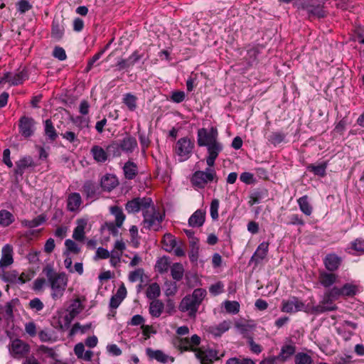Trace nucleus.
<instances>
[{"instance_id": "nucleus-1", "label": "nucleus", "mask_w": 364, "mask_h": 364, "mask_svg": "<svg viewBox=\"0 0 364 364\" xmlns=\"http://www.w3.org/2000/svg\"><path fill=\"white\" fill-rule=\"evenodd\" d=\"M200 341V337L194 334L191 338L176 337L173 341V344L181 352H194L196 358L200 362V364H213L215 360L220 359L218 351L210 348H198Z\"/></svg>"}, {"instance_id": "nucleus-2", "label": "nucleus", "mask_w": 364, "mask_h": 364, "mask_svg": "<svg viewBox=\"0 0 364 364\" xmlns=\"http://www.w3.org/2000/svg\"><path fill=\"white\" fill-rule=\"evenodd\" d=\"M197 144L200 147L207 148L206 164L208 166H214L215 160L223 150V145L218 140L217 128L199 129L197 132Z\"/></svg>"}, {"instance_id": "nucleus-3", "label": "nucleus", "mask_w": 364, "mask_h": 364, "mask_svg": "<svg viewBox=\"0 0 364 364\" xmlns=\"http://www.w3.org/2000/svg\"><path fill=\"white\" fill-rule=\"evenodd\" d=\"M43 273L46 275L51 288V296L57 300L63 296L68 284V278L63 272L57 273L52 265L47 264L43 269Z\"/></svg>"}, {"instance_id": "nucleus-4", "label": "nucleus", "mask_w": 364, "mask_h": 364, "mask_svg": "<svg viewBox=\"0 0 364 364\" xmlns=\"http://www.w3.org/2000/svg\"><path fill=\"white\" fill-rule=\"evenodd\" d=\"M206 296L204 289H196L191 294L183 297L178 306L180 311L187 313L190 318H195L198 308Z\"/></svg>"}, {"instance_id": "nucleus-5", "label": "nucleus", "mask_w": 364, "mask_h": 364, "mask_svg": "<svg viewBox=\"0 0 364 364\" xmlns=\"http://www.w3.org/2000/svg\"><path fill=\"white\" fill-rule=\"evenodd\" d=\"M214 166H208L205 171H195L191 178V182L193 186L198 188H204L208 183L218 181V177Z\"/></svg>"}, {"instance_id": "nucleus-6", "label": "nucleus", "mask_w": 364, "mask_h": 364, "mask_svg": "<svg viewBox=\"0 0 364 364\" xmlns=\"http://www.w3.org/2000/svg\"><path fill=\"white\" fill-rule=\"evenodd\" d=\"M143 223L144 228L148 230H158L164 219V215L157 211L152 204L143 213Z\"/></svg>"}, {"instance_id": "nucleus-7", "label": "nucleus", "mask_w": 364, "mask_h": 364, "mask_svg": "<svg viewBox=\"0 0 364 364\" xmlns=\"http://www.w3.org/2000/svg\"><path fill=\"white\" fill-rule=\"evenodd\" d=\"M194 147V142L186 136L176 141L174 151L178 156L180 161H185L191 156Z\"/></svg>"}, {"instance_id": "nucleus-8", "label": "nucleus", "mask_w": 364, "mask_h": 364, "mask_svg": "<svg viewBox=\"0 0 364 364\" xmlns=\"http://www.w3.org/2000/svg\"><path fill=\"white\" fill-rule=\"evenodd\" d=\"M152 205V200L151 198L148 197H136L129 201L125 204V210L128 213H136L142 211V214L144 211Z\"/></svg>"}, {"instance_id": "nucleus-9", "label": "nucleus", "mask_w": 364, "mask_h": 364, "mask_svg": "<svg viewBox=\"0 0 364 364\" xmlns=\"http://www.w3.org/2000/svg\"><path fill=\"white\" fill-rule=\"evenodd\" d=\"M306 305L296 296H291L282 301V311L286 313H295L303 311L306 312Z\"/></svg>"}, {"instance_id": "nucleus-10", "label": "nucleus", "mask_w": 364, "mask_h": 364, "mask_svg": "<svg viewBox=\"0 0 364 364\" xmlns=\"http://www.w3.org/2000/svg\"><path fill=\"white\" fill-rule=\"evenodd\" d=\"M10 353L14 358L25 357L30 351V346L20 339H15L9 347Z\"/></svg>"}, {"instance_id": "nucleus-11", "label": "nucleus", "mask_w": 364, "mask_h": 364, "mask_svg": "<svg viewBox=\"0 0 364 364\" xmlns=\"http://www.w3.org/2000/svg\"><path fill=\"white\" fill-rule=\"evenodd\" d=\"M28 77V75L26 70L23 69L16 73L10 72L6 73L0 80V82H7L10 85L15 86L22 84Z\"/></svg>"}, {"instance_id": "nucleus-12", "label": "nucleus", "mask_w": 364, "mask_h": 364, "mask_svg": "<svg viewBox=\"0 0 364 364\" xmlns=\"http://www.w3.org/2000/svg\"><path fill=\"white\" fill-rule=\"evenodd\" d=\"M325 268L331 272L338 271L342 264L343 259L334 252L327 254L323 259Z\"/></svg>"}, {"instance_id": "nucleus-13", "label": "nucleus", "mask_w": 364, "mask_h": 364, "mask_svg": "<svg viewBox=\"0 0 364 364\" xmlns=\"http://www.w3.org/2000/svg\"><path fill=\"white\" fill-rule=\"evenodd\" d=\"M269 242H262L260 243L250 259V264L255 266L259 264L266 257L269 252Z\"/></svg>"}, {"instance_id": "nucleus-14", "label": "nucleus", "mask_w": 364, "mask_h": 364, "mask_svg": "<svg viewBox=\"0 0 364 364\" xmlns=\"http://www.w3.org/2000/svg\"><path fill=\"white\" fill-rule=\"evenodd\" d=\"M35 121L33 118L23 116L19 120V132L26 137H30L34 132Z\"/></svg>"}, {"instance_id": "nucleus-15", "label": "nucleus", "mask_w": 364, "mask_h": 364, "mask_svg": "<svg viewBox=\"0 0 364 364\" xmlns=\"http://www.w3.org/2000/svg\"><path fill=\"white\" fill-rule=\"evenodd\" d=\"M82 203V200L79 193H71L68 194L66 200L67 210L72 213H77Z\"/></svg>"}, {"instance_id": "nucleus-16", "label": "nucleus", "mask_w": 364, "mask_h": 364, "mask_svg": "<svg viewBox=\"0 0 364 364\" xmlns=\"http://www.w3.org/2000/svg\"><path fill=\"white\" fill-rule=\"evenodd\" d=\"M82 191L87 199L97 198L100 194L99 186L92 181H86L82 187Z\"/></svg>"}, {"instance_id": "nucleus-17", "label": "nucleus", "mask_w": 364, "mask_h": 364, "mask_svg": "<svg viewBox=\"0 0 364 364\" xmlns=\"http://www.w3.org/2000/svg\"><path fill=\"white\" fill-rule=\"evenodd\" d=\"M16 167L14 172L16 175L22 176L24 171L27 168H34L36 166V164L33 161V158L31 156H26L22 157L18 161L16 162Z\"/></svg>"}, {"instance_id": "nucleus-18", "label": "nucleus", "mask_w": 364, "mask_h": 364, "mask_svg": "<svg viewBox=\"0 0 364 364\" xmlns=\"http://www.w3.org/2000/svg\"><path fill=\"white\" fill-rule=\"evenodd\" d=\"M65 31L64 20L62 18H54L52 22L51 37L57 41L60 40Z\"/></svg>"}, {"instance_id": "nucleus-19", "label": "nucleus", "mask_w": 364, "mask_h": 364, "mask_svg": "<svg viewBox=\"0 0 364 364\" xmlns=\"http://www.w3.org/2000/svg\"><path fill=\"white\" fill-rule=\"evenodd\" d=\"M122 151L132 154L137 147V141L135 137L127 134L119 142Z\"/></svg>"}, {"instance_id": "nucleus-20", "label": "nucleus", "mask_w": 364, "mask_h": 364, "mask_svg": "<svg viewBox=\"0 0 364 364\" xmlns=\"http://www.w3.org/2000/svg\"><path fill=\"white\" fill-rule=\"evenodd\" d=\"M205 220V211L201 209L196 210L188 219V225L192 228H200Z\"/></svg>"}, {"instance_id": "nucleus-21", "label": "nucleus", "mask_w": 364, "mask_h": 364, "mask_svg": "<svg viewBox=\"0 0 364 364\" xmlns=\"http://www.w3.org/2000/svg\"><path fill=\"white\" fill-rule=\"evenodd\" d=\"M118 183L119 182L117 177L114 175L109 173L103 176L100 181V186L102 189L108 192L113 190Z\"/></svg>"}, {"instance_id": "nucleus-22", "label": "nucleus", "mask_w": 364, "mask_h": 364, "mask_svg": "<svg viewBox=\"0 0 364 364\" xmlns=\"http://www.w3.org/2000/svg\"><path fill=\"white\" fill-rule=\"evenodd\" d=\"M338 275L334 272L322 271L320 272L318 279L320 284L327 288L332 286L337 281Z\"/></svg>"}, {"instance_id": "nucleus-23", "label": "nucleus", "mask_w": 364, "mask_h": 364, "mask_svg": "<svg viewBox=\"0 0 364 364\" xmlns=\"http://www.w3.org/2000/svg\"><path fill=\"white\" fill-rule=\"evenodd\" d=\"M13 262V247L9 244H6L3 247L1 250L0 264L1 266L9 267Z\"/></svg>"}, {"instance_id": "nucleus-24", "label": "nucleus", "mask_w": 364, "mask_h": 364, "mask_svg": "<svg viewBox=\"0 0 364 364\" xmlns=\"http://www.w3.org/2000/svg\"><path fill=\"white\" fill-rule=\"evenodd\" d=\"M44 134L47 137V140L49 142H53L56 140L58 135V133L53 126V124L51 119H46L44 122Z\"/></svg>"}, {"instance_id": "nucleus-25", "label": "nucleus", "mask_w": 364, "mask_h": 364, "mask_svg": "<svg viewBox=\"0 0 364 364\" xmlns=\"http://www.w3.org/2000/svg\"><path fill=\"white\" fill-rule=\"evenodd\" d=\"M301 8L306 10L310 16H314L318 18H323L326 16L325 11L320 4H303Z\"/></svg>"}, {"instance_id": "nucleus-26", "label": "nucleus", "mask_w": 364, "mask_h": 364, "mask_svg": "<svg viewBox=\"0 0 364 364\" xmlns=\"http://www.w3.org/2000/svg\"><path fill=\"white\" fill-rule=\"evenodd\" d=\"M164 309V304L161 300L155 299L150 302L149 311L152 317L159 318Z\"/></svg>"}, {"instance_id": "nucleus-27", "label": "nucleus", "mask_w": 364, "mask_h": 364, "mask_svg": "<svg viewBox=\"0 0 364 364\" xmlns=\"http://www.w3.org/2000/svg\"><path fill=\"white\" fill-rule=\"evenodd\" d=\"M123 171L125 178L128 180H132L138 173V167L134 162L128 161L124 164Z\"/></svg>"}, {"instance_id": "nucleus-28", "label": "nucleus", "mask_w": 364, "mask_h": 364, "mask_svg": "<svg viewBox=\"0 0 364 364\" xmlns=\"http://www.w3.org/2000/svg\"><path fill=\"white\" fill-rule=\"evenodd\" d=\"M90 152L94 159L100 163H104L107 159V152L102 147L95 145L93 146Z\"/></svg>"}, {"instance_id": "nucleus-29", "label": "nucleus", "mask_w": 364, "mask_h": 364, "mask_svg": "<svg viewBox=\"0 0 364 364\" xmlns=\"http://www.w3.org/2000/svg\"><path fill=\"white\" fill-rule=\"evenodd\" d=\"M300 210L306 215L309 216L313 212V207L309 201L308 196L305 195L297 200Z\"/></svg>"}, {"instance_id": "nucleus-30", "label": "nucleus", "mask_w": 364, "mask_h": 364, "mask_svg": "<svg viewBox=\"0 0 364 364\" xmlns=\"http://www.w3.org/2000/svg\"><path fill=\"white\" fill-rule=\"evenodd\" d=\"M334 311V308L331 306H325L321 302L318 305L312 306L310 304L306 305V312L311 314H321L326 311Z\"/></svg>"}, {"instance_id": "nucleus-31", "label": "nucleus", "mask_w": 364, "mask_h": 364, "mask_svg": "<svg viewBox=\"0 0 364 364\" xmlns=\"http://www.w3.org/2000/svg\"><path fill=\"white\" fill-rule=\"evenodd\" d=\"M327 166L328 164L325 161L318 165L313 164H309L306 168L309 172L313 173L315 176L324 177L326 175Z\"/></svg>"}, {"instance_id": "nucleus-32", "label": "nucleus", "mask_w": 364, "mask_h": 364, "mask_svg": "<svg viewBox=\"0 0 364 364\" xmlns=\"http://www.w3.org/2000/svg\"><path fill=\"white\" fill-rule=\"evenodd\" d=\"M146 355L151 359H155L157 361L166 363L168 361V355L160 350H152L151 348H146Z\"/></svg>"}, {"instance_id": "nucleus-33", "label": "nucleus", "mask_w": 364, "mask_h": 364, "mask_svg": "<svg viewBox=\"0 0 364 364\" xmlns=\"http://www.w3.org/2000/svg\"><path fill=\"white\" fill-rule=\"evenodd\" d=\"M342 296L344 297H353L355 296L358 291V287L356 284L352 283H346L341 287Z\"/></svg>"}, {"instance_id": "nucleus-34", "label": "nucleus", "mask_w": 364, "mask_h": 364, "mask_svg": "<svg viewBox=\"0 0 364 364\" xmlns=\"http://www.w3.org/2000/svg\"><path fill=\"white\" fill-rule=\"evenodd\" d=\"M296 348L291 345H284L282 347L279 354L277 355L281 363H284L294 354Z\"/></svg>"}, {"instance_id": "nucleus-35", "label": "nucleus", "mask_w": 364, "mask_h": 364, "mask_svg": "<svg viewBox=\"0 0 364 364\" xmlns=\"http://www.w3.org/2000/svg\"><path fill=\"white\" fill-rule=\"evenodd\" d=\"M86 222L83 220H77V226L74 229L73 237L77 241H82L85 238V228Z\"/></svg>"}, {"instance_id": "nucleus-36", "label": "nucleus", "mask_w": 364, "mask_h": 364, "mask_svg": "<svg viewBox=\"0 0 364 364\" xmlns=\"http://www.w3.org/2000/svg\"><path fill=\"white\" fill-rule=\"evenodd\" d=\"M350 250L360 254H364V239L357 238L352 241L346 249V251L351 254Z\"/></svg>"}, {"instance_id": "nucleus-37", "label": "nucleus", "mask_w": 364, "mask_h": 364, "mask_svg": "<svg viewBox=\"0 0 364 364\" xmlns=\"http://www.w3.org/2000/svg\"><path fill=\"white\" fill-rule=\"evenodd\" d=\"M146 297L151 300L157 299L161 295V289L156 282L151 284L146 291Z\"/></svg>"}, {"instance_id": "nucleus-38", "label": "nucleus", "mask_w": 364, "mask_h": 364, "mask_svg": "<svg viewBox=\"0 0 364 364\" xmlns=\"http://www.w3.org/2000/svg\"><path fill=\"white\" fill-rule=\"evenodd\" d=\"M259 53L260 49L259 46H252L247 50L246 58L250 65L257 63V57Z\"/></svg>"}, {"instance_id": "nucleus-39", "label": "nucleus", "mask_w": 364, "mask_h": 364, "mask_svg": "<svg viewBox=\"0 0 364 364\" xmlns=\"http://www.w3.org/2000/svg\"><path fill=\"white\" fill-rule=\"evenodd\" d=\"M230 327V321H223L218 326L212 327L210 333L215 336H220L223 333L229 330Z\"/></svg>"}, {"instance_id": "nucleus-40", "label": "nucleus", "mask_w": 364, "mask_h": 364, "mask_svg": "<svg viewBox=\"0 0 364 364\" xmlns=\"http://www.w3.org/2000/svg\"><path fill=\"white\" fill-rule=\"evenodd\" d=\"M21 279L18 278V272L16 270H11L6 272L2 280L11 284H23V281Z\"/></svg>"}, {"instance_id": "nucleus-41", "label": "nucleus", "mask_w": 364, "mask_h": 364, "mask_svg": "<svg viewBox=\"0 0 364 364\" xmlns=\"http://www.w3.org/2000/svg\"><path fill=\"white\" fill-rule=\"evenodd\" d=\"M164 250L166 252H171L176 247L177 241L176 237L171 234H166L163 238Z\"/></svg>"}, {"instance_id": "nucleus-42", "label": "nucleus", "mask_w": 364, "mask_h": 364, "mask_svg": "<svg viewBox=\"0 0 364 364\" xmlns=\"http://www.w3.org/2000/svg\"><path fill=\"white\" fill-rule=\"evenodd\" d=\"M110 211L115 217V223H117V226L121 228L125 220V215L124 214L122 208L115 205L110 208Z\"/></svg>"}, {"instance_id": "nucleus-43", "label": "nucleus", "mask_w": 364, "mask_h": 364, "mask_svg": "<svg viewBox=\"0 0 364 364\" xmlns=\"http://www.w3.org/2000/svg\"><path fill=\"white\" fill-rule=\"evenodd\" d=\"M46 221V217L43 215H39L33 220H23L21 221V225L23 227L33 228L42 225Z\"/></svg>"}, {"instance_id": "nucleus-44", "label": "nucleus", "mask_w": 364, "mask_h": 364, "mask_svg": "<svg viewBox=\"0 0 364 364\" xmlns=\"http://www.w3.org/2000/svg\"><path fill=\"white\" fill-rule=\"evenodd\" d=\"M170 267L168 257H162L158 259L155 265V269L160 274L166 272Z\"/></svg>"}, {"instance_id": "nucleus-45", "label": "nucleus", "mask_w": 364, "mask_h": 364, "mask_svg": "<svg viewBox=\"0 0 364 364\" xmlns=\"http://www.w3.org/2000/svg\"><path fill=\"white\" fill-rule=\"evenodd\" d=\"M184 269L182 264L176 262L171 267V274L176 281H180L183 277Z\"/></svg>"}, {"instance_id": "nucleus-46", "label": "nucleus", "mask_w": 364, "mask_h": 364, "mask_svg": "<svg viewBox=\"0 0 364 364\" xmlns=\"http://www.w3.org/2000/svg\"><path fill=\"white\" fill-rule=\"evenodd\" d=\"M136 97L131 93H127L124 95L123 103L126 105L129 111L133 112L136 109Z\"/></svg>"}, {"instance_id": "nucleus-47", "label": "nucleus", "mask_w": 364, "mask_h": 364, "mask_svg": "<svg viewBox=\"0 0 364 364\" xmlns=\"http://www.w3.org/2000/svg\"><path fill=\"white\" fill-rule=\"evenodd\" d=\"M65 246L66 250L64 252V255H69L70 253L77 255L80 252V247L78 245L70 239L65 241Z\"/></svg>"}, {"instance_id": "nucleus-48", "label": "nucleus", "mask_w": 364, "mask_h": 364, "mask_svg": "<svg viewBox=\"0 0 364 364\" xmlns=\"http://www.w3.org/2000/svg\"><path fill=\"white\" fill-rule=\"evenodd\" d=\"M285 138L286 134L284 133L281 132H274L271 133L267 139L269 142L276 146L284 141Z\"/></svg>"}, {"instance_id": "nucleus-49", "label": "nucleus", "mask_w": 364, "mask_h": 364, "mask_svg": "<svg viewBox=\"0 0 364 364\" xmlns=\"http://www.w3.org/2000/svg\"><path fill=\"white\" fill-rule=\"evenodd\" d=\"M14 215L6 210H0V225L4 227L9 226L14 221Z\"/></svg>"}, {"instance_id": "nucleus-50", "label": "nucleus", "mask_w": 364, "mask_h": 364, "mask_svg": "<svg viewBox=\"0 0 364 364\" xmlns=\"http://www.w3.org/2000/svg\"><path fill=\"white\" fill-rule=\"evenodd\" d=\"M223 306L225 311L232 314H236L240 311V304L236 301H225Z\"/></svg>"}, {"instance_id": "nucleus-51", "label": "nucleus", "mask_w": 364, "mask_h": 364, "mask_svg": "<svg viewBox=\"0 0 364 364\" xmlns=\"http://www.w3.org/2000/svg\"><path fill=\"white\" fill-rule=\"evenodd\" d=\"M82 309V304L78 299H75L69 306V315L70 318H75Z\"/></svg>"}, {"instance_id": "nucleus-52", "label": "nucleus", "mask_w": 364, "mask_h": 364, "mask_svg": "<svg viewBox=\"0 0 364 364\" xmlns=\"http://www.w3.org/2000/svg\"><path fill=\"white\" fill-rule=\"evenodd\" d=\"M295 364H313V360L308 354L299 353L295 355Z\"/></svg>"}, {"instance_id": "nucleus-53", "label": "nucleus", "mask_w": 364, "mask_h": 364, "mask_svg": "<svg viewBox=\"0 0 364 364\" xmlns=\"http://www.w3.org/2000/svg\"><path fill=\"white\" fill-rule=\"evenodd\" d=\"M220 201L217 198H214L212 200L210 203V213L213 220H215L218 219V208H219Z\"/></svg>"}, {"instance_id": "nucleus-54", "label": "nucleus", "mask_w": 364, "mask_h": 364, "mask_svg": "<svg viewBox=\"0 0 364 364\" xmlns=\"http://www.w3.org/2000/svg\"><path fill=\"white\" fill-rule=\"evenodd\" d=\"M122 151L120 144L118 143H112L107 147V154L112 155L113 156H119Z\"/></svg>"}, {"instance_id": "nucleus-55", "label": "nucleus", "mask_w": 364, "mask_h": 364, "mask_svg": "<svg viewBox=\"0 0 364 364\" xmlns=\"http://www.w3.org/2000/svg\"><path fill=\"white\" fill-rule=\"evenodd\" d=\"M73 122L80 129H82L89 127L90 119L88 117L77 116L73 119Z\"/></svg>"}, {"instance_id": "nucleus-56", "label": "nucleus", "mask_w": 364, "mask_h": 364, "mask_svg": "<svg viewBox=\"0 0 364 364\" xmlns=\"http://www.w3.org/2000/svg\"><path fill=\"white\" fill-rule=\"evenodd\" d=\"M28 307L35 311H41L44 308V304L39 298H34L30 300Z\"/></svg>"}, {"instance_id": "nucleus-57", "label": "nucleus", "mask_w": 364, "mask_h": 364, "mask_svg": "<svg viewBox=\"0 0 364 364\" xmlns=\"http://www.w3.org/2000/svg\"><path fill=\"white\" fill-rule=\"evenodd\" d=\"M198 250L199 247L196 242L191 243V248L188 252V257L192 263H196L198 259Z\"/></svg>"}, {"instance_id": "nucleus-58", "label": "nucleus", "mask_w": 364, "mask_h": 364, "mask_svg": "<svg viewBox=\"0 0 364 364\" xmlns=\"http://www.w3.org/2000/svg\"><path fill=\"white\" fill-rule=\"evenodd\" d=\"M223 291L224 284L221 282H218L209 287V292L213 296L219 295Z\"/></svg>"}, {"instance_id": "nucleus-59", "label": "nucleus", "mask_w": 364, "mask_h": 364, "mask_svg": "<svg viewBox=\"0 0 364 364\" xmlns=\"http://www.w3.org/2000/svg\"><path fill=\"white\" fill-rule=\"evenodd\" d=\"M287 224L303 226L305 225V222L303 218L298 214H292L289 216V221L287 223Z\"/></svg>"}, {"instance_id": "nucleus-60", "label": "nucleus", "mask_w": 364, "mask_h": 364, "mask_svg": "<svg viewBox=\"0 0 364 364\" xmlns=\"http://www.w3.org/2000/svg\"><path fill=\"white\" fill-rule=\"evenodd\" d=\"M90 327H91V323L81 326L79 323H76L73 326V327L70 330V334L71 335L75 334L78 331H80L82 333H85L90 328Z\"/></svg>"}, {"instance_id": "nucleus-61", "label": "nucleus", "mask_w": 364, "mask_h": 364, "mask_svg": "<svg viewBox=\"0 0 364 364\" xmlns=\"http://www.w3.org/2000/svg\"><path fill=\"white\" fill-rule=\"evenodd\" d=\"M165 294L166 296L175 295L178 291L176 283L174 282H165Z\"/></svg>"}, {"instance_id": "nucleus-62", "label": "nucleus", "mask_w": 364, "mask_h": 364, "mask_svg": "<svg viewBox=\"0 0 364 364\" xmlns=\"http://www.w3.org/2000/svg\"><path fill=\"white\" fill-rule=\"evenodd\" d=\"M186 98V94L183 91H174L170 96V100L175 103H181Z\"/></svg>"}, {"instance_id": "nucleus-63", "label": "nucleus", "mask_w": 364, "mask_h": 364, "mask_svg": "<svg viewBox=\"0 0 364 364\" xmlns=\"http://www.w3.org/2000/svg\"><path fill=\"white\" fill-rule=\"evenodd\" d=\"M53 55L59 60H65L67 58L65 50L60 46H55L54 48Z\"/></svg>"}, {"instance_id": "nucleus-64", "label": "nucleus", "mask_w": 364, "mask_h": 364, "mask_svg": "<svg viewBox=\"0 0 364 364\" xmlns=\"http://www.w3.org/2000/svg\"><path fill=\"white\" fill-rule=\"evenodd\" d=\"M226 364H255V363L249 358H231L227 360Z\"/></svg>"}]
</instances>
